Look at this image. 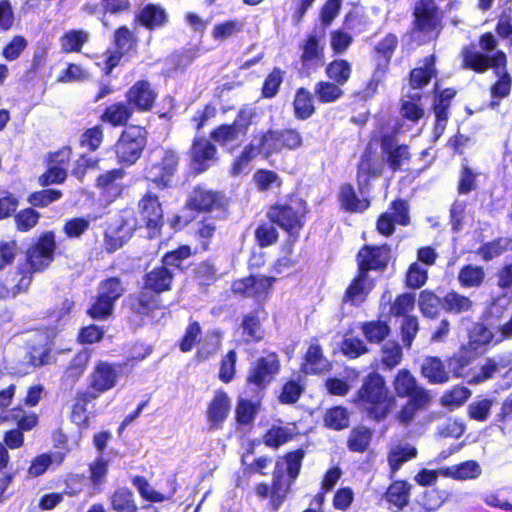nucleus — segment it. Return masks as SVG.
<instances>
[{
	"label": "nucleus",
	"instance_id": "1",
	"mask_svg": "<svg viewBox=\"0 0 512 512\" xmlns=\"http://www.w3.org/2000/svg\"><path fill=\"white\" fill-rule=\"evenodd\" d=\"M393 392L385 377L377 371L368 372L362 379L350 403L367 419L381 423L397 406V398L406 399L396 414V420L409 426L420 411L432 403L430 390L421 385L407 368L399 369L392 378Z\"/></svg>",
	"mask_w": 512,
	"mask_h": 512
},
{
	"label": "nucleus",
	"instance_id": "2",
	"mask_svg": "<svg viewBox=\"0 0 512 512\" xmlns=\"http://www.w3.org/2000/svg\"><path fill=\"white\" fill-rule=\"evenodd\" d=\"M278 279L274 276L249 274L231 282V293L241 299H253L258 306L241 317L239 327L245 344H256L265 337L261 312H265L264 304L268 301Z\"/></svg>",
	"mask_w": 512,
	"mask_h": 512
},
{
	"label": "nucleus",
	"instance_id": "3",
	"mask_svg": "<svg viewBox=\"0 0 512 512\" xmlns=\"http://www.w3.org/2000/svg\"><path fill=\"white\" fill-rule=\"evenodd\" d=\"M56 235L52 230L39 234L24 252V257L6 278L8 298L26 293L37 273L46 271L55 259Z\"/></svg>",
	"mask_w": 512,
	"mask_h": 512
},
{
	"label": "nucleus",
	"instance_id": "4",
	"mask_svg": "<svg viewBox=\"0 0 512 512\" xmlns=\"http://www.w3.org/2000/svg\"><path fill=\"white\" fill-rule=\"evenodd\" d=\"M462 68L477 74H484L492 69L497 79L489 87L493 99H504L512 90V76L508 71V58L503 50H497L492 55L477 52L475 44L466 45L461 50Z\"/></svg>",
	"mask_w": 512,
	"mask_h": 512
},
{
	"label": "nucleus",
	"instance_id": "5",
	"mask_svg": "<svg viewBox=\"0 0 512 512\" xmlns=\"http://www.w3.org/2000/svg\"><path fill=\"white\" fill-rule=\"evenodd\" d=\"M309 213L308 202L297 193H290L269 206L266 218L283 232L296 233L304 230Z\"/></svg>",
	"mask_w": 512,
	"mask_h": 512
},
{
	"label": "nucleus",
	"instance_id": "6",
	"mask_svg": "<svg viewBox=\"0 0 512 512\" xmlns=\"http://www.w3.org/2000/svg\"><path fill=\"white\" fill-rule=\"evenodd\" d=\"M281 368L279 354L276 351L264 350L249 365L243 395L263 398L267 388L276 380Z\"/></svg>",
	"mask_w": 512,
	"mask_h": 512
},
{
	"label": "nucleus",
	"instance_id": "7",
	"mask_svg": "<svg viewBox=\"0 0 512 512\" xmlns=\"http://www.w3.org/2000/svg\"><path fill=\"white\" fill-rule=\"evenodd\" d=\"M149 132L145 126L130 124L121 130L112 150L121 167H131L141 158L148 145Z\"/></svg>",
	"mask_w": 512,
	"mask_h": 512
},
{
	"label": "nucleus",
	"instance_id": "8",
	"mask_svg": "<svg viewBox=\"0 0 512 512\" xmlns=\"http://www.w3.org/2000/svg\"><path fill=\"white\" fill-rule=\"evenodd\" d=\"M443 13L435 0H416L412 7L410 35L423 42L437 38L442 29Z\"/></svg>",
	"mask_w": 512,
	"mask_h": 512
},
{
	"label": "nucleus",
	"instance_id": "9",
	"mask_svg": "<svg viewBox=\"0 0 512 512\" xmlns=\"http://www.w3.org/2000/svg\"><path fill=\"white\" fill-rule=\"evenodd\" d=\"M258 142L247 143L242 151L233 159L229 167V174L232 177L246 175L250 171V165L255 158L261 156L267 160L275 154H279L274 137L273 129L261 131L254 137Z\"/></svg>",
	"mask_w": 512,
	"mask_h": 512
},
{
	"label": "nucleus",
	"instance_id": "10",
	"mask_svg": "<svg viewBox=\"0 0 512 512\" xmlns=\"http://www.w3.org/2000/svg\"><path fill=\"white\" fill-rule=\"evenodd\" d=\"M180 161L179 152L172 148H163L159 159L145 167L146 181L152 183L160 191L172 188Z\"/></svg>",
	"mask_w": 512,
	"mask_h": 512
},
{
	"label": "nucleus",
	"instance_id": "11",
	"mask_svg": "<svg viewBox=\"0 0 512 512\" xmlns=\"http://www.w3.org/2000/svg\"><path fill=\"white\" fill-rule=\"evenodd\" d=\"M228 205L229 200L223 191L198 184L189 192L184 207L197 214L218 212L225 216Z\"/></svg>",
	"mask_w": 512,
	"mask_h": 512
},
{
	"label": "nucleus",
	"instance_id": "12",
	"mask_svg": "<svg viewBox=\"0 0 512 512\" xmlns=\"http://www.w3.org/2000/svg\"><path fill=\"white\" fill-rule=\"evenodd\" d=\"M256 116L257 112L254 108L244 105L238 110L232 123L220 124L213 128L210 132V139L221 147L236 142L247 135Z\"/></svg>",
	"mask_w": 512,
	"mask_h": 512
},
{
	"label": "nucleus",
	"instance_id": "13",
	"mask_svg": "<svg viewBox=\"0 0 512 512\" xmlns=\"http://www.w3.org/2000/svg\"><path fill=\"white\" fill-rule=\"evenodd\" d=\"M294 483L291 479L284 478V469L282 460H277L272 472L271 485L266 482H259L254 486V492L259 499H269V507L274 511H278L286 501L291 486Z\"/></svg>",
	"mask_w": 512,
	"mask_h": 512
},
{
	"label": "nucleus",
	"instance_id": "14",
	"mask_svg": "<svg viewBox=\"0 0 512 512\" xmlns=\"http://www.w3.org/2000/svg\"><path fill=\"white\" fill-rule=\"evenodd\" d=\"M137 208L149 237L161 236L164 227V211L159 197L151 191H146L138 201Z\"/></svg>",
	"mask_w": 512,
	"mask_h": 512
},
{
	"label": "nucleus",
	"instance_id": "15",
	"mask_svg": "<svg viewBox=\"0 0 512 512\" xmlns=\"http://www.w3.org/2000/svg\"><path fill=\"white\" fill-rule=\"evenodd\" d=\"M299 72L305 76L317 72L325 63V45L321 36L308 34L299 43Z\"/></svg>",
	"mask_w": 512,
	"mask_h": 512
},
{
	"label": "nucleus",
	"instance_id": "16",
	"mask_svg": "<svg viewBox=\"0 0 512 512\" xmlns=\"http://www.w3.org/2000/svg\"><path fill=\"white\" fill-rule=\"evenodd\" d=\"M120 363L99 360L88 377V389L100 397V395L113 389L121 373Z\"/></svg>",
	"mask_w": 512,
	"mask_h": 512
},
{
	"label": "nucleus",
	"instance_id": "17",
	"mask_svg": "<svg viewBox=\"0 0 512 512\" xmlns=\"http://www.w3.org/2000/svg\"><path fill=\"white\" fill-rule=\"evenodd\" d=\"M134 114L150 112L158 98V92L153 84L146 79L135 81L124 94Z\"/></svg>",
	"mask_w": 512,
	"mask_h": 512
},
{
	"label": "nucleus",
	"instance_id": "18",
	"mask_svg": "<svg viewBox=\"0 0 512 512\" xmlns=\"http://www.w3.org/2000/svg\"><path fill=\"white\" fill-rule=\"evenodd\" d=\"M390 252L387 244L363 245L356 255L357 270L367 275L370 271H384L389 263Z\"/></svg>",
	"mask_w": 512,
	"mask_h": 512
},
{
	"label": "nucleus",
	"instance_id": "19",
	"mask_svg": "<svg viewBox=\"0 0 512 512\" xmlns=\"http://www.w3.org/2000/svg\"><path fill=\"white\" fill-rule=\"evenodd\" d=\"M60 332L61 330L57 325L38 329L37 336L40 342L33 344L28 352V363L31 366L41 367L49 364L51 352Z\"/></svg>",
	"mask_w": 512,
	"mask_h": 512
},
{
	"label": "nucleus",
	"instance_id": "20",
	"mask_svg": "<svg viewBox=\"0 0 512 512\" xmlns=\"http://www.w3.org/2000/svg\"><path fill=\"white\" fill-rule=\"evenodd\" d=\"M362 183H358V192L350 182H344L339 186L337 200L340 209L350 214H361L371 206V197L364 192Z\"/></svg>",
	"mask_w": 512,
	"mask_h": 512
},
{
	"label": "nucleus",
	"instance_id": "21",
	"mask_svg": "<svg viewBox=\"0 0 512 512\" xmlns=\"http://www.w3.org/2000/svg\"><path fill=\"white\" fill-rule=\"evenodd\" d=\"M126 305L129 312L141 320L152 317L157 310L163 308L161 297L144 286L128 296Z\"/></svg>",
	"mask_w": 512,
	"mask_h": 512
},
{
	"label": "nucleus",
	"instance_id": "22",
	"mask_svg": "<svg viewBox=\"0 0 512 512\" xmlns=\"http://www.w3.org/2000/svg\"><path fill=\"white\" fill-rule=\"evenodd\" d=\"M380 147L384 161L392 172L400 171L402 166L411 160L409 145L396 144V138L391 133L381 135Z\"/></svg>",
	"mask_w": 512,
	"mask_h": 512
},
{
	"label": "nucleus",
	"instance_id": "23",
	"mask_svg": "<svg viewBox=\"0 0 512 512\" xmlns=\"http://www.w3.org/2000/svg\"><path fill=\"white\" fill-rule=\"evenodd\" d=\"M125 167L113 168L99 174L95 179V187L108 202L120 198L125 190L123 180L126 176Z\"/></svg>",
	"mask_w": 512,
	"mask_h": 512
},
{
	"label": "nucleus",
	"instance_id": "24",
	"mask_svg": "<svg viewBox=\"0 0 512 512\" xmlns=\"http://www.w3.org/2000/svg\"><path fill=\"white\" fill-rule=\"evenodd\" d=\"M217 154V147L205 136L194 137L188 151L190 161L198 172L206 171L212 162H216Z\"/></svg>",
	"mask_w": 512,
	"mask_h": 512
},
{
	"label": "nucleus",
	"instance_id": "25",
	"mask_svg": "<svg viewBox=\"0 0 512 512\" xmlns=\"http://www.w3.org/2000/svg\"><path fill=\"white\" fill-rule=\"evenodd\" d=\"M133 22L146 30L156 31L168 24L169 16L161 4L146 3L138 7Z\"/></svg>",
	"mask_w": 512,
	"mask_h": 512
},
{
	"label": "nucleus",
	"instance_id": "26",
	"mask_svg": "<svg viewBox=\"0 0 512 512\" xmlns=\"http://www.w3.org/2000/svg\"><path fill=\"white\" fill-rule=\"evenodd\" d=\"M176 274L165 268L160 262L142 276V286L161 297L172 291Z\"/></svg>",
	"mask_w": 512,
	"mask_h": 512
},
{
	"label": "nucleus",
	"instance_id": "27",
	"mask_svg": "<svg viewBox=\"0 0 512 512\" xmlns=\"http://www.w3.org/2000/svg\"><path fill=\"white\" fill-rule=\"evenodd\" d=\"M98 398L99 396L88 388L76 393L71 407L70 419L80 430H86L90 427L89 408H94V401Z\"/></svg>",
	"mask_w": 512,
	"mask_h": 512
},
{
	"label": "nucleus",
	"instance_id": "28",
	"mask_svg": "<svg viewBox=\"0 0 512 512\" xmlns=\"http://www.w3.org/2000/svg\"><path fill=\"white\" fill-rule=\"evenodd\" d=\"M134 116L132 108L124 100L114 101L106 105L99 115V122L111 128L123 129L129 126V122Z\"/></svg>",
	"mask_w": 512,
	"mask_h": 512
},
{
	"label": "nucleus",
	"instance_id": "29",
	"mask_svg": "<svg viewBox=\"0 0 512 512\" xmlns=\"http://www.w3.org/2000/svg\"><path fill=\"white\" fill-rule=\"evenodd\" d=\"M231 409V401L228 394L219 389L210 400L206 410V417L210 430H220L228 418Z\"/></svg>",
	"mask_w": 512,
	"mask_h": 512
},
{
	"label": "nucleus",
	"instance_id": "30",
	"mask_svg": "<svg viewBox=\"0 0 512 512\" xmlns=\"http://www.w3.org/2000/svg\"><path fill=\"white\" fill-rule=\"evenodd\" d=\"M197 251L187 244L177 246L175 249L166 251L160 258V263L169 271L175 274L185 273L188 269L186 261L194 256Z\"/></svg>",
	"mask_w": 512,
	"mask_h": 512
},
{
	"label": "nucleus",
	"instance_id": "31",
	"mask_svg": "<svg viewBox=\"0 0 512 512\" xmlns=\"http://www.w3.org/2000/svg\"><path fill=\"white\" fill-rule=\"evenodd\" d=\"M412 486L407 480H393L383 494V498L396 511L403 510L410 501Z\"/></svg>",
	"mask_w": 512,
	"mask_h": 512
},
{
	"label": "nucleus",
	"instance_id": "32",
	"mask_svg": "<svg viewBox=\"0 0 512 512\" xmlns=\"http://www.w3.org/2000/svg\"><path fill=\"white\" fill-rule=\"evenodd\" d=\"M420 372L430 384H444L450 380L448 367L438 356H426L421 364Z\"/></svg>",
	"mask_w": 512,
	"mask_h": 512
},
{
	"label": "nucleus",
	"instance_id": "33",
	"mask_svg": "<svg viewBox=\"0 0 512 512\" xmlns=\"http://www.w3.org/2000/svg\"><path fill=\"white\" fill-rule=\"evenodd\" d=\"M440 476L456 481L477 479L482 474V468L476 460H466L459 464L439 468Z\"/></svg>",
	"mask_w": 512,
	"mask_h": 512
},
{
	"label": "nucleus",
	"instance_id": "34",
	"mask_svg": "<svg viewBox=\"0 0 512 512\" xmlns=\"http://www.w3.org/2000/svg\"><path fill=\"white\" fill-rule=\"evenodd\" d=\"M493 332L483 323L476 322L468 331V341L463 344L476 355H483L493 341Z\"/></svg>",
	"mask_w": 512,
	"mask_h": 512
},
{
	"label": "nucleus",
	"instance_id": "35",
	"mask_svg": "<svg viewBox=\"0 0 512 512\" xmlns=\"http://www.w3.org/2000/svg\"><path fill=\"white\" fill-rule=\"evenodd\" d=\"M323 66L325 77L341 87H344L352 78V63L345 58H333L328 63H324Z\"/></svg>",
	"mask_w": 512,
	"mask_h": 512
},
{
	"label": "nucleus",
	"instance_id": "36",
	"mask_svg": "<svg viewBox=\"0 0 512 512\" xmlns=\"http://www.w3.org/2000/svg\"><path fill=\"white\" fill-rule=\"evenodd\" d=\"M382 173V164L374 157L372 151L365 150L357 165V183H362L364 186H368L372 178L380 177Z\"/></svg>",
	"mask_w": 512,
	"mask_h": 512
},
{
	"label": "nucleus",
	"instance_id": "37",
	"mask_svg": "<svg viewBox=\"0 0 512 512\" xmlns=\"http://www.w3.org/2000/svg\"><path fill=\"white\" fill-rule=\"evenodd\" d=\"M135 224H130L128 220L122 223L112 231L104 235V248L108 253H113L122 248L133 236Z\"/></svg>",
	"mask_w": 512,
	"mask_h": 512
},
{
	"label": "nucleus",
	"instance_id": "38",
	"mask_svg": "<svg viewBox=\"0 0 512 512\" xmlns=\"http://www.w3.org/2000/svg\"><path fill=\"white\" fill-rule=\"evenodd\" d=\"M314 92L305 87H299L295 91L292 102L294 117L298 120H307L316 111Z\"/></svg>",
	"mask_w": 512,
	"mask_h": 512
},
{
	"label": "nucleus",
	"instance_id": "39",
	"mask_svg": "<svg viewBox=\"0 0 512 512\" xmlns=\"http://www.w3.org/2000/svg\"><path fill=\"white\" fill-rule=\"evenodd\" d=\"M367 282L368 275L357 270L356 275L345 290L343 301L351 305L363 303L371 290Z\"/></svg>",
	"mask_w": 512,
	"mask_h": 512
},
{
	"label": "nucleus",
	"instance_id": "40",
	"mask_svg": "<svg viewBox=\"0 0 512 512\" xmlns=\"http://www.w3.org/2000/svg\"><path fill=\"white\" fill-rule=\"evenodd\" d=\"M328 366L329 363L323 354L320 344H310L303 357L302 370L306 374L317 375L327 370Z\"/></svg>",
	"mask_w": 512,
	"mask_h": 512
},
{
	"label": "nucleus",
	"instance_id": "41",
	"mask_svg": "<svg viewBox=\"0 0 512 512\" xmlns=\"http://www.w3.org/2000/svg\"><path fill=\"white\" fill-rule=\"evenodd\" d=\"M418 450L413 445H396L387 454L389 478L393 479L402 465L417 457Z\"/></svg>",
	"mask_w": 512,
	"mask_h": 512
},
{
	"label": "nucleus",
	"instance_id": "42",
	"mask_svg": "<svg viewBox=\"0 0 512 512\" xmlns=\"http://www.w3.org/2000/svg\"><path fill=\"white\" fill-rule=\"evenodd\" d=\"M316 102L320 105L332 104L341 100L345 91L337 83L328 80H319L313 87Z\"/></svg>",
	"mask_w": 512,
	"mask_h": 512
},
{
	"label": "nucleus",
	"instance_id": "43",
	"mask_svg": "<svg viewBox=\"0 0 512 512\" xmlns=\"http://www.w3.org/2000/svg\"><path fill=\"white\" fill-rule=\"evenodd\" d=\"M436 57L434 54L424 58V66L413 68L409 73V85L413 89H421L427 86L433 77L437 76L435 68Z\"/></svg>",
	"mask_w": 512,
	"mask_h": 512
},
{
	"label": "nucleus",
	"instance_id": "44",
	"mask_svg": "<svg viewBox=\"0 0 512 512\" xmlns=\"http://www.w3.org/2000/svg\"><path fill=\"white\" fill-rule=\"evenodd\" d=\"M478 357L474 352L468 349L466 346L461 345L460 348L446 359V364L449 373L455 378L465 376L466 369L472 364V362Z\"/></svg>",
	"mask_w": 512,
	"mask_h": 512
},
{
	"label": "nucleus",
	"instance_id": "45",
	"mask_svg": "<svg viewBox=\"0 0 512 512\" xmlns=\"http://www.w3.org/2000/svg\"><path fill=\"white\" fill-rule=\"evenodd\" d=\"M263 398L245 396L236 405L235 418L240 425H250L255 420Z\"/></svg>",
	"mask_w": 512,
	"mask_h": 512
},
{
	"label": "nucleus",
	"instance_id": "46",
	"mask_svg": "<svg viewBox=\"0 0 512 512\" xmlns=\"http://www.w3.org/2000/svg\"><path fill=\"white\" fill-rule=\"evenodd\" d=\"M360 330L365 340L370 344H381L391 333V328L385 320H370L360 324Z\"/></svg>",
	"mask_w": 512,
	"mask_h": 512
},
{
	"label": "nucleus",
	"instance_id": "47",
	"mask_svg": "<svg viewBox=\"0 0 512 512\" xmlns=\"http://www.w3.org/2000/svg\"><path fill=\"white\" fill-rule=\"evenodd\" d=\"M89 38V33L83 29L68 30L59 38L61 52L64 54L80 53Z\"/></svg>",
	"mask_w": 512,
	"mask_h": 512
},
{
	"label": "nucleus",
	"instance_id": "48",
	"mask_svg": "<svg viewBox=\"0 0 512 512\" xmlns=\"http://www.w3.org/2000/svg\"><path fill=\"white\" fill-rule=\"evenodd\" d=\"M278 152L294 151L302 147L303 138L296 128L273 129Z\"/></svg>",
	"mask_w": 512,
	"mask_h": 512
},
{
	"label": "nucleus",
	"instance_id": "49",
	"mask_svg": "<svg viewBox=\"0 0 512 512\" xmlns=\"http://www.w3.org/2000/svg\"><path fill=\"white\" fill-rule=\"evenodd\" d=\"M324 426L330 430L342 431L350 425V413L348 409L342 405H335L323 414Z\"/></svg>",
	"mask_w": 512,
	"mask_h": 512
},
{
	"label": "nucleus",
	"instance_id": "50",
	"mask_svg": "<svg viewBox=\"0 0 512 512\" xmlns=\"http://www.w3.org/2000/svg\"><path fill=\"white\" fill-rule=\"evenodd\" d=\"M108 500L113 512H133L137 504L134 493L127 487L115 489Z\"/></svg>",
	"mask_w": 512,
	"mask_h": 512
},
{
	"label": "nucleus",
	"instance_id": "51",
	"mask_svg": "<svg viewBox=\"0 0 512 512\" xmlns=\"http://www.w3.org/2000/svg\"><path fill=\"white\" fill-rule=\"evenodd\" d=\"M473 301L455 290L447 291L443 296V310L449 314H462L470 311Z\"/></svg>",
	"mask_w": 512,
	"mask_h": 512
},
{
	"label": "nucleus",
	"instance_id": "52",
	"mask_svg": "<svg viewBox=\"0 0 512 512\" xmlns=\"http://www.w3.org/2000/svg\"><path fill=\"white\" fill-rule=\"evenodd\" d=\"M372 435V430L367 426L353 427L347 439V448L351 452L364 453L370 446Z\"/></svg>",
	"mask_w": 512,
	"mask_h": 512
},
{
	"label": "nucleus",
	"instance_id": "53",
	"mask_svg": "<svg viewBox=\"0 0 512 512\" xmlns=\"http://www.w3.org/2000/svg\"><path fill=\"white\" fill-rule=\"evenodd\" d=\"M421 100L422 94L420 93L409 94L407 100H402L400 105L402 119L418 123L425 115Z\"/></svg>",
	"mask_w": 512,
	"mask_h": 512
},
{
	"label": "nucleus",
	"instance_id": "54",
	"mask_svg": "<svg viewBox=\"0 0 512 512\" xmlns=\"http://www.w3.org/2000/svg\"><path fill=\"white\" fill-rule=\"evenodd\" d=\"M304 391L305 384L301 378L288 379L283 382L277 400L283 405H293L298 402Z\"/></svg>",
	"mask_w": 512,
	"mask_h": 512
},
{
	"label": "nucleus",
	"instance_id": "55",
	"mask_svg": "<svg viewBox=\"0 0 512 512\" xmlns=\"http://www.w3.org/2000/svg\"><path fill=\"white\" fill-rule=\"evenodd\" d=\"M419 309L424 317L434 319L443 309V297H439L436 293L429 289H424L419 294Z\"/></svg>",
	"mask_w": 512,
	"mask_h": 512
},
{
	"label": "nucleus",
	"instance_id": "56",
	"mask_svg": "<svg viewBox=\"0 0 512 512\" xmlns=\"http://www.w3.org/2000/svg\"><path fill=\"white\" fill-rule=\"evenodd\" d=\"M12 217L15 230L20 233H28L39 224L41 214L36 209L29 206L16 210Z\"/></svg>",
	"mask_w": 512,
	"mask_h": 512
},
{
	"label": "nucleus",
	"instance_id": "57",
	"mask_svg": "<svg viewBox=\"0 0 512 512\" xmlns=\"http://www.w3.org/2000/svg\"><path fill=\"white\" fill-rule=\"evenodd\" d=\"M244 29V22L240 19H227L215 24L211 31L213 40L223 42L241 33Z\"/></svg>",
	"mask_w": 512,
	"mask_h": 512
},
{
	"label": "nucleus",
	"instance_id": "58",
	"mask_svg": "<svg viewBox=\"0 0 512 512\" xmlns=\"http://www.w3.org/2000/svg\"><path fill=\"white\" fill-rule=\"evenodd\" d=\"M286 72L280 67H273L266 75L261 86V97L263 99H272L276 97L284 82Z\"/></svg>",
	"mask_w": 512,
	"mask_h": 512
},
{
	"label": "nucleus",
	"instance_id": "59",
	"mask_svg": "<svg viewBox=\"0 0 512 512\" xmlns=\"http://www.w3.org/2000/svg\"><path fill=\"white\" fill-rule=\"evenodd\" d=\"M137 42L138 40L134 32L126 25L119 26L113 32V48L123 52L124 54L135 51Z\"/></svg>",
	"mask_w": 512,
	"mask_h": 512
},
{
	"label": "nucleus",
	"instance_id": "60",
	"mask_svg": "<svg viewBox=\"0 0 512 512\" xmlns=\"http://www.w3.org/2000/svg\"><path fill=\"white\" fill-rule=\"evenodd\" d=\"M380 363L386 371L395 369L403 359V350L396 341H388L381 347Z\"/></svg>",
	"mask_w": 512,
	"mask_h": 512
},
{
	"label": "nucleus",
	"instance_id": "61",
	"mask_svg": "<svg viewBox=\"0 0 512 512\" xmlns=\"http://www.w3.org/2000/svg\"><path fill=\"white\" fill-rule=\"evenodd\" d=\"M294 436V433L288 427L273 425L264 433L263 443L269 448L278 449L293 440Z\"/></svg>",
	"mask_w": 512,
	"mask_h": 512
},
{
	"label": "nucleus",
	"instance_id": "62",
	"mask_svg": "<svg viewBox=\"0 0 512 512\" xmlns=\"http://www.w3.org/2000/svg\"><path fill=\"white\" fill-rule=\"evenodd\" d=\"M252 181L259 192H266L273 187L280 188L283 184L280 176L271 169H257L252 177Z\"/></svg>",
	"mask_w": 512,
	"mask_h": 512
},
{
	"label": "nucleus",
	"instance_id": "63",
	"mask_svg": "<svg viewBox=\"0 0 512 512\" xmlns=\"http://www.w3.org/2000/svg\"><path fill=\"white\" fill-rule=\"evenodd\" d=\"M484 279L485 272L481 266L467 264L458 273V282L464 288L479 287L484 282Z\"/></svg>",
	"mask_w": 512,
	"mask_h": 512
},
{
	"label": "nucleus",
	"instance_id": "64",
	"mask_svg": "<svg viewBox=\"0 0 512 512\" xmlns=\"http://www.w3.org/2000/svg\"><path fill=\"white\" fill-rule=\"evenodd\" d=\"M216 232V224L212 217L203 216L198 222L194 232L195 239L199 242L202 251L209 249L212 238Z\"/></svg>",
	"mask_w": 512,
	"mask_h": 512
}]
</instances>
